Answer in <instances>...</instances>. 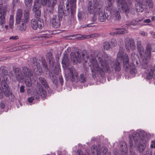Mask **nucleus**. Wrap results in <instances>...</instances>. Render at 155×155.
Returning <instances> with one entry per match:
<instances>
[{"instance_id": "f257e3e1", "label": "nucleus", "mask_w": 155, "mask_h": 155, "mask_svg": "<svg viewBox=\"0 0 155 155\" xmlns=\"http://www.w3.org/2000/svg\"><path fill=\"white\" fill-rule=\"evenodd\" d=\"M122 61L123 62L124 68L125 71H128L129 70L130 73L133 74L137 72V71L134 64H131L130 66L128 56L126 54H124V50L122 48L120 49L117 55L116 63H114L108 58L102 56L98 58V63L95 58L92 57L91 59H90V66L92 72L100 74L101 75L104 73H110L113 71L114 68L116 71H120V62Z\"/></svg>"}, {"instance_id": "f03ea898", "label": "nucleus", "mask_w": 155, "mask_h": 155, "mask_svg": "<svg viewBox=\"0 0 155 155\" xmlns=\"http://www.w3.org/2000/svg\"><path fill=\"white\" fill-rule=\"evenodd\" d=\"M67 72V73L65 75V78L67 80L77 82L80 81L83 83L86 82V79L84 75L81 74L79 77L77 72L73 67L69 68Z\"/></svg>"}, {"instance_id": "7ed1b4c3", "label": "nucleus", "mask_w": 155, "mask_h": 155, "mask_svg": "<svg viewBox=\"0 0 155 155\" xmlns=\"http://www.w3.org/2000/svg\"><path fill=\"white\" fill-rule=\"evenodd\" d=\"M102 8V3L100 0H94L93 2L91 1L88 2L87 10L90 14L96 15L101 11Z\"/></svg>"}, {"instance_id": "20e7f679", "label": "nucleus", "mask_w": 155, "mask_h": 155, "mask_svg": "<svg viewBox=\"0 0 155 155\" xmlns=\"http://www.w3.org/2000/svg\"><path fill=\"white\" fill-rule=\"evenodd\" d=\"M71 59L74 63H80L83 60L86 62L88 58V56L86 53V51H84L81 54V56L80 53L77 51L76 53L72 52L70 54Z\"/></svg>"}, {"instance_id": "39448f33", "label": "nucleus", "mask_w": 155, "mask_h": 155, "mask_svg": "<svg viewBox=\"0 0 155 155\" xmlns=\"http://www.w3.org/2000/svg\"><path fill=\"white\" fill-rule=\"evenodd\" d=\"M118 8L122 12H124L126 15L129 14H133L134 9L130 5H128L125 0H116Z\"/></svg>"}, {"instance_id": "423d86ee", "label": "nucleus", "mask_w": 155, "mask_h": 155, "mask_svg": "<svg viewBox=\"0 0 155 155\" xmlns=\"http://www.w3.org/2000/svg\"><path fill=\"white\" fill-rule=\"evenodd\" d=\"M137 50L140 54V57L141 58V61H139L142 67L144 69H146L148 66L149 61L150 58H148V54L146 52V49L145 51L143 47L137 48Z\"/></svg>"}, {"instance_id": "0eeeda50", "label": "nucleus", "mask_w": 155, "mask_h": 155, "mask_svg": "<svg viewBox=\"0 0 155 155\" xmlns=\"http://www.w3.org/2000/svg\"><path fill=\"white\" fill-rule=\"evenodd\" d=\"M22 72L25 75L24 79L26 85L28 87L32 86V82H35V80L33 77V73L32 71L26 67H24L22 68Z\"/></svg>"}, {"instance_id": "6e6552de", "label": "nucleus", "mask_w": 155, "mask_h": 155, "mask_svg": "<svg viewBox=\"0 0 155 155\" xmlns=\"http://www.w3.org/2000/svg\"><path fill=\"white\" fill-rule=\"evenodd\" d=\"M57 2V0H41L42 5L47 6V10L50 13L53 12Z\"/></svg>"}, {"instance_id": "1a4fd4ad", "label": "nucleus", "mask_w": 155, "mask_h": 155, "mask_svg": "<svg viewBox=\"0 0 155 155\" xmlns=\"http://www.w3.org/2000/svg\"><path fill=\"white\" fill-rule=\"evenodd\" d=\"M125 45L127 51L130 50H134L136 48L134 41L133 39H130L126 38L125 39Z\"/></svg>"}, {"instance_id": "9d476101", "label": "nucleus", "mask_w": 155, "mask_h": 155, "mask_svg": "<svg viewBox=\"0 0 155 155\" xmlns=\"http://www.w3.org/2000/svg\"><path fill=\"white\" fill-rule=\"evenodd\" d=\"M99 20L101 22H104L105 21L106 19L109 20L111 19L112 15L110 12L108 11V12H104L100 11L99 13Z\"/></svg>"}, {"instance_id": "9b49d317", "label": "nucleus", "mask_w": 155, "mask_h": 155, "mask_svg": "<svg viewBox=\"0 0 155 155\" xmlns=\"http://www.w3.org/2000/svg\"><path fill=\"white\" fill-rule=\"evenodd\" d=\"M14 77L15 78V81H21L25 78V75L22 74L21 70L18 68H16L14 70Z\"/></svg>"}, {"instance_id": "f8f14e48", "label": "nucleus", "mask_w": 155, "mask_h": 155, "mask_svg": "<svg viewBox=\"0 0 155 155\" xmlns=\"http://www.w3.org/2000/svg\"><path fill=\"white\" fill-rule=\"evenodd\" d=\"M4 78V80H2V91L4 93V95L6 97H9L11 94V92L10 91L9 88H8V86L7 84L5 81L6 80L7 77Z\"/></svg>"}, {"instance_id": "ddd939ff", "label": "nucleus", "mask_w": 155, "mask_h": 155, "mask_svg": "<svg viewBox=\"0 0 155 155\" xmlns=\"http://www.w3.org/2000/svg\"><path fill=\"white\" fill-rule=\"evenodd\" d=\"M31 26L32 28L36 30L38 28L41 29L44 26V23L41 21H37L35 19H32L31 21Z\"/></svg>"}, {"instance_id": "4468645a", "label": "nucleus", "mask_w": 155, "mask_h": 155, "mask_svg": "<svg viewBox=\"0 0 155 155\" xmlns=\"http://www.w3.org/2000/svg\"><path fill=\"white\" fill-rule=\"evenodd\" d=\"M52 26L55 28H59L61 25L60 18L57 15H54L51 21Z\"/></svg>"}, {"instance_id": "2eb2a0df", "label": "nucleus", "mask_w": 155, "mask_h": 155, "mask_svg": "<svg viewBox=\"0 0 155 155\" xmlns=\"http://www.w3.org/2000/svg\"><path fill=\"white\" fill-rule=\"evenodd\" d=\"M7 11V7L5 6L0 9V23H5V15Z\"/></svg>"}, {"instance_id": "dca6fc26", "label": "nucleus", "mask_w": 155, "mask_h": 155, "mask_svg": "<svg viewBox=\"0 0 155 155\" xmlns=\"http://www.w3.org/2000/svg\"><path fill=\"white\" fill-rule=\"evenodd\" d=\"M155 52V44L148 43L146 46V52L148 54V58H151V52Z\"/></svg>"}, {"instance_id": "f3484780", "label": "nucleus", "mask_w": 155, "mask_h": 155, "mask_svg": "<svg viewBox=\"0 0 155 155\" xmlns=\"http://www.w3.org/2000/svg\"><path fill=\"white\" fill-rule=\"evenodd\" d=\"M22 10L20 9H18L17 11L15 16V25H18L21 22V21H23L22 19H21V18L22 16Z\"/></svg>"}, {"instance_id": "a211bd4d", "label": "nucleus", "mask_w": 155, "mask_h": 155, "mask_svg": "<svg viewBox=\"0 0 155 155\" xmlns=\"http://www.w3.org/2000/svg\"><path fill=\"white\" fill-rule=\"evenodd\" d=\"M31 10L30 8H27L24 12V19H22V21L21 22H24L25 23L29 21V18L30 17V12Z\"/></svg>"}, {"instance_id": "6ab92c4d", "label": "nucleus", "mask_w": 155, "mask_h": 155, "mask_svg": "<svg viewBox=\"0 0 155 155\" xmlns=\"http://www.w3.org/2000/svg\"><path fill=\"white\" fill-rule=\"evenodd\" d=\"M32 95L31 97H29L28 99L29 102L32 103L34 99H38L40 97L39 94L37 90L33 92Z\"/></svg>"}, {"instance_id": "aec40b11", "label": "nucleus", "mask_w": 155, "mask_h": 155, "mask_svg": "<svg viewBox=\"0 0 155 155\" xmlns=\"http://www.w3.org/2000/svg\"><path fill=\"white\" fill-rule=\"evenodd\" d=\"M64 57L62 60V63L63 67L64 68H66L69 65V63L67 55L64 53Z\"/></svg>"}, {"instance_id": "412c9836", "label": "nucleus", "mask_w": 155, "mask_h": 155, "mask_svg": "<svg viewBox=\"0 0 155 155\" xmlns=\"http://www.w3.org/2000/svg\"><path fill=\"white\" fill-rule=\"evenodd\" d=\"M146 141L143 140V143L142 144L141 142H140V144L138 145V147L139 152L140 153L142 152L144 150L146 146L145 144Z\"/></svg>"}, {"instance_id": "4be33fe9", "label": "nucleus", "mask_w": 155, "mask_h": 155, "mask_svg": "<svg viewBox=\"0 0 155 155\" xmlns=\"http://www.w3.org/2000/svg\"><path fill=\"white\" fill-rule=\"evenodd\" d=\"M131 58L133 63H135L137 65L139 64V61L138 60L139 58L137 55L135 53H132L131 54Z\"/></svg>"}, {"instance_id": "5701e85b", "label": "nucleus", "mask_w": 155, "mask_h": 155, "mask_svg": "<svg viewBox=\"0 0 155 155\" xmlns=\"http://www.w3.org/2000/svg\"><path fill=\"white\" fill-rule=\"evenodd\" d=\"M46 58L47 59L49 60V62L50 64H53L54 62V59L52 54L50 52H48L46 55Z\"/></svg>"}, {"instance_id": "b1692460", "label": "nucleus", "mask_w": 155, "mask_h": 155, "mask_svg": "<svg viewBox=\"0 0 155 155\" xmlns=\"http://www.w3.org/2000/svg\"><path fill=\"white\" fill-rule=\"evenodd\" d=\"M42 98L45 97L47 95V93L45 90L41 87L39 88L38 91H37Z\"/></svg>"}, {"instance_id": "393cba45", "label": "nucleus", "mask_w": 155, "mask_h": 155, "mask_svg": "<svg viewBox=\"0 0 155 155\" xmlns=\"http://www.w3.org/2000/svg\"><path fill=\"white\" fill-rule=\"evenodd\" d=\"M91 150L93 155H99L100 154L99 152L97 150V147L96 145H93L91 147Z\"/></svg>"}, {"instance_id": "a878e982", "label": "nucleus", "mask_w": 155, "mask_h": 155, "mask_svg": "<svg viewBox=\"0 0 155 155\" xmlns=\"http://www.w3.org/2000/svg\"><path fill=\"white\" fill-rule=\"evenodd\" d=\"M76 0H70V4L71 13L74 12L76 10Z\"/></svg>"}, {"instance_id": "bb28decb", "label": "nucleus", "mask_w": 155, "mask_h": 155, "mask_svg": "<svg viewBox=\"0 0 155 155\" xmlns=\"http://www.w3.org/2000/svg\"><path fill=\"white\" fill-rule=\"evenodd\" d=\"M116 30L117 31L114 32V34H123L127 33L128 32L127 31L123 29V28H117Z\"/></svg>"}, {"instance_id": "cd10ccee", "label": "nucleus", "mask_w": 155, "mask_h": 155, "mask_svg": "<svg viewBox=\"0 0 155 155\" xmlns=\"http://www.w3.org/2000/svg\"><path fill=\"white\" fill-rule=\"evenodd\" d=\"M41 6V5L39 2V0H35L34 2L33 11H36V9H38Z\"/></svg>"}, {"instance_id": "c85d7f7f", "label": "nucleus", "mask_w": 155, "mask_h": 155, "mask_svg": "<svg viewBox=\"0 0 155 155\" xmlns=\"http://www.w3.org/2000/svg\"><path fill=\"white\" fill-rule=\"evenodd\" d=\"M32 47V45H23L19 46L16 47V50H21L23 49H26L31 48Z\"/></svg>"}, {"instance_id": "c756f323", "label": "nucleus", "mask_w": 155, "mask_h": 155, "mask_svg": "<svg viewBox=\"0 0 155 155\" xmlns=\"http://www.w3.org/2000/svg\"><path fill=\"white\" fill-rule=\"evenodd\" d=\"M47 37L44 34H42L39 35L38 36H36L33 38V39L34 40H42L44 39V38H46Z\"/></svg>"}, {"instance_id": "7c9ffc66", "label": "nucleus", "mask_w": 155, "mask_h": 155, "mask_svg": "<svg viewBox=\"0 0 155 155\" xmlns=\"http://www.w3.org/2000/svg\"><path fill=\"white\" fill-rule=\"evenodd\" d=\"M39 80L42 84L45 87V88H48V87L47 82L44 78L40 77L39 78Z\"/></svg>"}, {"instance_id": "2f4dec72", "label": "nucleus", "mask_w": 155, "mask_h": 155, "mask_svg": "<svg viewBox=\"0 0 155 155\" xmlns=\"http://www.w3.org/2000/svg\"><path fill=\"white\" fill-rule=\"evenodd\" d=\"M9 24L10 28L11 29H12L14 25V17L12 15H11L10 16Z\"/></svg>"}, {"instance_id": "473e14b6", "label": "nucleus", "mask_w": 155, "mask_h": 155, "mask_svg": "<svg viewBox=\"0 0 155 155\" xmlns=\"http://www.w3.org/2000/svg\"><path fill=\"white\" fill-rule=\"evenodd\" d=\"M145 5H137L136 7V9L137 12H142L144 10L145 8Z\"/></svg>"}, {"instance_id": "72a5a7b5", "label": "nucleus", "mask_w": 155, "mask_h": 155, "mask_svg": "<svg viewBox=\"0 0 155 155\" xmlns=\"http://www.w3.org/2000/svg\"><path fill=\"white\" fill-rule=\"evenodd\" d=\"M41 61L42 63V65L43 66L45 70V71H47L48 69V67L45 59L44 58H41Z\"/></svg>"}, {"instance_id": "f704fd0d", "label": "nucleus", "mask_w": 155, "mask_h": 155, "mask_svg": "<svg viewBox=\"0 0 155 155\" xmlns=\"http://www.w3.org/2000/svg\"><path fill=\"white\" fill-rule=\"evenodd\" d=\"M114 16L116 20H119L121 18V16L120 12L117 11H115L114 12Z\"/></svg>"}, {"instance_id": "c9c22d12", "label": "nucleus", "mask_w": 155, "mask_h": 155, "mask_svg": "<svg viewBox=\"0 0 155 155\" xmlns=\"http://www.w3.org/2000/svg\"><path fill=\"white\" fill-rule=\"evenodd\" d=\"M33 11L35 12V17L37 19L39 18L41 15V12L40 10H39L38 9H36V11Z\"/></svg>"}, {"instance_id": "e433bc0d", "label": "nucleus", "mask_w": 155, "mask_h": 155, "mask_svg": "<svg viewBox=\"0 0 155 155\" xmlns=\"http://www.w3.org/2000/svg\"><path fill=\"white\" fill-rule=\"evenodd\" d=\"M21 25L20 26L19 30L21 31H24L26 29V27L24 22H21Z\"/></svg>"}, {"instance_id": "4c0bfd02", "label": "nucleus", "mask_w": 155, "mask_h": 155, "mask_svg": "<svg viewBox=\"0 0 155 155\" xmlns=\"http://www.w3.org/2000/svg\"><path fill=\"white\" fill-rule=\"evenodd\" d=\"M146 4L145 5V6L148 5L150 8H152L153 7V4L151 0H147L146 1Z\"/></svg>"}, {"instance_id": "58836bf2", "label": "nucleus", "mask_w": 155, "mask_h": 155, "mask_svg": "<svg viewBox=\"0 0 155 155\" xmlns=\"http://www.w3.org/2000/svg\"><path fill=\"white\" fill-rule=\"evenodd\" d=\"M104 47L106 50H108L110 48V45L109 43L107 41L105 42L104 43Z\"/></svg>"}, {"instance_id": "ea45409f", "label": "nucleus", "mask_w": 155, "mask_h": 155, "mask_svg": "<svg viewBox=\"0 0 155 155\" xmlns=\"http://www.w3.org/2000/svg\"><path fill=\"white\" fill-rule=\"evenodd\" d=\"M32 2V0H25V5L27 7V8L30 7L31 5V3Z\"/></svg>"}, {"instance_id": "a19ab883", "label": "nucleus", "mask_w": 155, "mask_h": 155, "mask_svg": "<svg viewBox=\"0 0 155 155\" xmlns=\"http://www.w3.org/2000/svg\"><path fill=\"white\" fill-rule=\"evenodd\" d=\"M99 35L97 33L93 34L90 35H87L85 37V38H94L98 37Z\"/></svg>"}, {"instance_id": "79ce46f5", "label": "nucleus", "mask_w": 155, "mask_h": 155, "mask_svg": "<svg viewBox=\"0 0 155 155\" xmlns=\"http://www.w3.org/2000/svg\"><path fill=\"white\" fill-rule=\"evenodd\" d=\"M111 43L112 45L113 46H115L117 44V41L116 39L115 38H113L112 39Z\"/></svg>"}, {"instance_id": "37998d69", "label": "nucleus", "mask_w": 155, "mask_h": 155, "mask_svg": "<svg viewBox=\"0 0 155 155\" xmlns=\"http://www.w3.org/2000/svg\"><path fill=\"white\" fill-rule=\"evenodd\" d=\"M51 78L53 82L55 84H57L58 81L56 77L54 75H52L51 76Z\"/></svg>"}, {"instance_id": "c03bdc74", "label": "nucleus", "mask_w": 155, "mask_h": 155, "mask_svg": "<svg viewBox=\"0 0 155 155\" xmlns=\"http://www.w3.org/2000/svg\"><path fill=\"white\" fill-rule=\"evenodd\" d=\"M0 73H1L3 75L5 74L6 71L5 70L4 67H2L0 68Z\"/></svg>"}, {"instance_id": "a18cd8bd", "label": "nucleus", "mask_w": 155, "mask_h": 155, "mask_svg": "<svg viewBox=\"0 0 155 155\" xmlns=\"http://www.w3.org/2000/svg\"><path fill=\"white\" fill-rule=\"evenodd\" d=\"M5 23H0V31H1L5 30L4 24Z\"/></svg>"}, {"instance_id": "49530a36", "label": "nucleus", "mask_w": 155, "mask_h": 155, "mask_svg": "<svg viewBox=\"0 0 155 155\" xmlns=\"http://www.w3.org/2000/svg\"><path fill=\"white\" fill-rule=\"evenodd\" d=\"M58 11L61 14H64V11L63 10V8L62 7V8L60 6H58Z\"/></svg>"}, {"instance_id": "de8ad7c7", "label": "nucleus", "mask_w": 155, "mask_h": 155, "mask_svg": "<svg viewBox=\"0 0 155 155\" xmlns=\"http://www.w3.org/2000/svg\"><path fill=\"white\" fill-rule=\"evenodd\" d=\"M113 3V1L112 0H107V5L110 8L112 6Z\"/></svg>"}, {"instance_id": "09e8293b", "label": "nucleus", "mask_w": 155, "mask_h": 155, "mask_svg": "<svg viewBox=\"0 0 155 155\" xmlns=\"http://www.w3.org/2000/svg\"><path fill=\"white\" fill-rule=\"evenodd\" d=\"M137 48H139L142 47H143L142 46V43L140 41H138L137 43Z\"/></svg>"}, {"instance_id": "8fccbe9b", "label": "nucleus", "mask_w": 155, "mask_h": 155, "mask_svg": "<svg viewBox=\"0 0 155 155\" xmlns=\"http://www.w3.org/2000/svg\"><path fill=\"white\" fill-rule=\"evenodd\" d=\"M146 155H152V150L149 149L147 150L146 151Z\"/></svg>"}, {"instance_id": "3c124183", "label": "nucleus", "mask_w": 155, "mask_h": 155, "mask_svg": "<svg viewBox=\"0 0 155 155\" xmlns=\"http://www.w3.org/2000/svg\"><path fill=\"white\" fill-rule=\"evenodd\" d=\"M136 2L138 3V5H145L144 3L143 0H136Z\"/></svg>"}, {"instance_id": "603ef678", "label": "nucleus", "mask_w": 155, "mask_h": 155, "mask_svg": "<svg viewBox=\"0 0 155 155\" xmlns=\"http://www.w3.org/2000/svg\"><path fill=\"white\" fill-rule=\"evenodd\" d=\"M140 34L143 36H147L148 35V34L147 33L143 31H140Z\"/></svg>"}, {"instance_id": "864d4df0", "label": "nucleus", "mask_w": 155, "mask_h": 155, "mask_svg": "<svg viewBox=\"0 0 155 155\" xmlns=\"http://www.w3.org/2000/svg\"><path fill=\"white\" fill-rule=\"evenodd\" d=\"M78 155H85L84 154H83L81 150L80 149H78L77 150Z\"/></svg>"}, {"instance_id": "5fc2aeb1", "label": "nucleus", "mask_w": 155, "mask_h": 155, "mask_svg": "<svg viewBox=\"0 0 155 155\" xmlns=\"http://www.w3.org/2000/svg\"><path fill=\"white\" fill-rule=\"evenodd\" d=\"M137 21H136L135 20H134V21H131L130 23V25H136L137 24Z\"/></svg>"}, {"instance_id": "6e6d98bb", "label": "nucleus", "mask_w": 155, "mask_h": 155, "mask_svg": "<svg viewBox=\"0 0 155 155\" xmlns=\"http://www.w3.org/2000/svg\"><path fill=\"white\" fill-rule=\"evenodd\" d=\"M59 80L60 82L61 85H63L64 82L63 80L62 77L61 76H59Z\"/></svg>"}, {"instance_id": "4d7b16f0", "label": "nucleus", "mask_w": 155, "mask_h": 155, "mask_svg": "<svg viewBox=\"0 0 155 155\" xmlns=\"http://www.w3.org/2000/svg\"><path fill=\"white\" fill-rule=\"evenodd\" d=\"M18 38V36H12L9 38L10 39H12L13 40H15Z\"/></svg>"}, {"instance_id": "13d9d810", "label": "nucleus", "mask_w": 155, "mask_h": 155, "mask_svg": "<svg viewBox=\"0 0 155 155\" xmlns=\"http://www.w3.org/2000/svg\"><path fill=\"white\" fill-rule=\"evenodd\" d=\"M95 15H94L91 18V20L93 22H95L97 19Z\"/></svg>"}, {"instance_id": "bf43d9fd", "label": "nucleus", "mask_w": 155, "mask_h": 155, "mask_svg": "<svg viewBox=\"0 0 155 155\" xmlns=\"http://www.w3.org/2000/svg\"><path fill=\"white\" fill-rule=\"evenodd\" d=\"M24 86H21L20 87V91L21 92L23 93L24 92Z\"/></svg>"}, {"instance_id": "052dcab7", "label": "nucleus", "mask_w": 155, "mask_h": 155, "mask_svg": "<svg viewBox=\"0 0 155 155\" xmlns=\"http://www.w3.org/2000/svg\"><path fill=\"white\" fill-rule=\"evenodd\" d=\"M150 33L153 38L155 39V32L154 31H150Z\"/></svg>"}, {"instance_id": "680f3d73", "label": "nucleus", "mask_w": 155, "mask_h": 155, "mask_svg": "<svg viewBox=\"0 0 155 155\" xmlns=\"http://www.w3.org/2000/svg\"><path fill=\"white\" fill-rule=\"evenodd\" d=\"M103 152L104 154H106L108 151L107 149L105 147H103Z\"/></svg>"}, {"instance_id": "e2e57ef3", "label": "nucleus", "mask_w": 155, "mask_h": 155, "mask_svg": "<svg viewBox=\"0 0 155 155\" xmlns=\"http://www.w3.org/2000/svg\"><path fill=\"white\" fill-rule=\"evenodd\" d=\"M143 21L145 23H149L151 21L149 19H147L144 20Z\"/></svg>"}, {"instance_id": "0e129e2a", "label": "nucleus", "mask_w": 155, "mask_h": 155, "mask_svg": "<svg viewBox=\"0 0 155 155\" xmlns=\"http://www.w3.org/2000/svg\"><path fill=\"white\" fill-rule=\"evenodd\" d=\"M71 51V48L70 47H68L66 50L65 51V52L67 53V52L69 53Z\"/></svg>"}, {"instance_id": "69168bd1", "label": "nucleus", "mask_w": 155, "mask_h": 155, "mask_svg": "<svg viewBox=\"0 0 155 155\" xmlns=\"http://www.w3.org/2000/svg\"><path fill=\"white\" fill-rule=\"evenodd\" d=\"M151 147L152 148H155V141H153L152 142Z\"/></svg>"}, {"instance_id": "338daca9", "label": "nucleus", "mask_w": 155, "mask_h": 155, "mask_svg": "<svg viewBox=\"0 0 155 155\" xmlns=\"http://www.w3.org/2000/svg\"><path fill=\"white\" fill-rule=\"evenodd\" d=\"M93 23H91V24H88V25H85L84 26H82V27L83 28H85L87 27H91V26L90 25L91 24H93Z\"/></svg>"}, {"instance_id": "774afa93", "label": "nucleus", "mask_w": 155, "mask_h": 155, "mask_svg": "<svg viewBox=\"0 0 155 155\" xmlns=\"http://www.w3.org/2000/svg\"><path fill=\"white\" fill-rule=\"evenodd\" d=\"M1 107L2 108H4L5 107L4 104L3 103H1Z\"/></svg>"}]
</instances>
